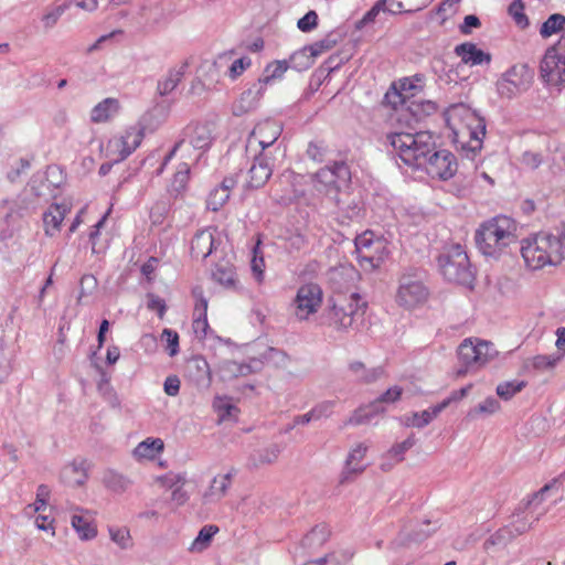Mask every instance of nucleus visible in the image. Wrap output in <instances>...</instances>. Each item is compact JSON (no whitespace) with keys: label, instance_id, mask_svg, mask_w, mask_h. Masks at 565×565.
I'll return each mask as SVG.
<instances>
[{"label":"nucleus","instance_id":"nucleus-26","mask_svg":"<svg viewBox=\"0 0 565 565\" xmlns=\"http://www.w3.org/2000/svg\"><path fill=\"white\" fill-rule=\"evenodd\" d=\"M388 255L385 242L376 238L375 244L365 254L356 256L360 266L364 270H374L381 266Z\"/></svg>","mask_w":565,"mask_h":565},{"label":"nucleus","instance_id":"nucleus-44","mask_svg":"<svg viewBox=\"0 0 565 565\" xmlns=\"http://www.w3.org/2000/svg\"><path fill=\"white\" fill-rule=\"evenodd\" d=\"M526 383L524 381H507L503 383H500L497 386V394L499 397H501L504 401H509L512 398L516 393L521 392L525 387Z\"/></svg>","mask_w":565,"mask_h":565},{"label":"nucleus","instance_id":"nucleus-49","mask_svg":"<svg viewBox=\"0 0 565 565\" xmlns=\"http://www.w3.org/2000/svg\"><path fill=\"white\" fill-rule=\"evenodd\" d=\"M500 407L499 402L494 397H488L475 408L470 409L468 416L477 417L479 414H493Z\"/></svg>","mask_w":565,"mask_h":565},{"label":"nucleus","instance_id":"nucleus-17","mask_svg":"<svg viewBox=\"0 0 565 565\" xmlns=\"http://www.w3.org/2000/svg\"><path fill=\"white\" fill-rule=\"evenodd\" d=\"M273 158L268 153L260 152L257 154L247 172V188L259 189L265 185L273 174Z\"/></svg>","mask_w":565,"mask_h":565},{"label":"nucleus","instance_id":"nucleus-22","mask_svg":"<svg viewBox=\"0 0 565 565\" xmlns=\"http://www.w3.org/2000/svg\"><path fill=\"white\" fill-rule=\"evenodd\" d=\"M281 131L282 127L278 121L267 119L254 128L250 137L258 141L262 152H265V149L273 146L279 138Z\"/></svg>","mask_w":565,"mask_h":565},{"label":"nucleus","instance_id":"nucleus-34","mask_svg":"<svg viewBox=\"0 0 565 565\" xmlns=\"http://www.w3.org/2000/svg\"><path fill=\"white\" fill-rule=\"evenodd\" d=\"M349 370L355 375L359 382L365 384H370L377 381L384 374V370L382 366L366 369L365 365L360 361L350 363Z\"/></svg>","mask_w":565,"mask_h":565},{"label":"nucleus","instance_id":"nucleus-16","mask_svg":"<svg viewBox=\"0 0 565 565\" xmlns=\"http://www.w3.org/2000/svg\"><path fill=\"white\" fill-rule=\"evenodd\" d=\"M221 243L218 233L214 227L198 231L191 239V255L195 259L204 260Z\"/></svg>","mask_w":565,"mask_h":565},{"label":"nucleus","instance_id":"nucleus-2","mask_svg":"<svg viewBox=\"0 0 565 565\" xmlns=\"http://www.w3.org/2000/svg\"><path fill=\"white\" fill-rule=\"evenodd\" d=\"M385 142L393 148L402 162L413 169L419 170L425 156L434 150V137L428 131L411 132H390L385 137Z\"/></svg>","mask_w":565,"mask_h":565},{"label":"nucleus","instance_id":"nucleus-57","mask_svg":"<svg viewBox=\"0 0 565 565\" xmlns=\"http://www.w3.org/2000/svg\"><path fill=\"white\" fill-rule=\"evenodd\" d=\"M162 339L167 341V351L170 356H174L179 352V334L172 329L162 331Z\"/></svg>","mask_w":565,"mask_h":565},{"label":"nucleus","instance_id":"nucleus-64","mask_svg":"<svg viewBox=\"0 0 565 565\" xmlns=\"http://www.w3.org/2000/svg\"><path fill=\"white\" fill-rule=\"evenodd\" d=\"M403 393V388L401 386H392L388 390H386L383 394L379 396L380 402L384 403H395L397 402Z\"/></svg>","mask_w":565,"mask_h":565},{"label":"nucleus","instance_id":"nucleus-55","mask_svg":"<svg viewBox=\"0 0 565 565\" xmlns=\"http://www.w3.org/2000/svg\"><path fill=\"white\" fill-rule=\"evenodd\" d=\"M147 308L156 311L160 319L164 317L167 311L166 301L152 292L147 294Z\"/></svg>","mask_w":565,"mask_h":565},{"label":"nucleus","instance_id":"nucleus-42","mask_svg":"<svg viewBox=\"0 0 565 565\" xmlns=\"http://www.w3.org/2000/svg\"><path fill=\"white\" fill-rule=\"evenodd\" d=\"M565 25V17L561 13H554L547 18L540 29L542 38H550L551 35L563 30Z\"/></svg>","mask_w":565,"mask_h":565},{"label":"nucleus","instance_id":"nucleus-33","mask_svg":"<svg viewBox=\"0 0 565 565\" xmlns=\"http://www.w3.org/2000/svg\"><path fill=\"white\" fill-rule=\"evenodd\" d=\"M486 136V121L483 118H476V126L470 130V140L462 147L467 157L473 159L482 148V139Z\"/></svg>","mask_w":565,"mask_h":565},{"label":"nucleus","instance_id":"nucleus-56","mask_svg":"<svg viewBox=\"0 0 565 565\" xmlns=\"http://www.w3.org/2000/svg\"><path fill=\"white\" fill-rule=\"evenodd\" d=\"M318 14L316 11H308L302 18H300L297 22V26L300 31L307 33L312 31L318 25Z\"/></svg>","mask_w":565,"mask_h":565},{"label":"nucleus","instance_id":"nucleus-37","mask_svg":"<svg viewBox=\"0 0 565 565\" xmlns=\"http://www.w3.org/2000/svg\"><path fill=\"white\" fill-rule=\"evenodd\" d=\"M190 179V166L186 162L179 164L177 172L174 173L170 183L169 192L174 195H181L185 189Z\"/></svg>","mask_w":565,"mask_h":565},{"label":"nucleus","instance_id":"nucleus-58","mask_svg":"<svg viewBox=\"0 0 565 565\" xmlns=\"http://www.w3.org/2000/svg\"><path fill=\"white\" fill-rule=\"evenodd\" d=\"M381 10L387 11L392 14H398L402 12H413L416 9H407L403 4V0H379Z\"/></svg>","mask_w":565,"mask_h":565},{"label":"nucleus","instance_id":"nucleus-48","mask_svg":"<svg viewBox=\"0 0 565 565\" xmlns=\"http://www.w3.org/2000/svg\"><path fill=\"white\" fill-rule=\"evenodd\" d=\"M108 532L110 540L120 548L126 550L131 546V536L127 527L109 526Z\"/></svg>","mask_w":565,"mask_h":565},{"label":"nucleus","instance_id":"nucleus-5","mask_svg":"<svg viewBox=\"0 0 565 565\" xmlns=\"http://www.w3.org/2000/svg\"><path fill=\"white\" fill-rule=\"evenodd\" d=\"M437 262L440 274L449 282L463 286L472 285L475 274L467 253L459 244L444 248Z\"/></svg>","mask_w":565,"mask_h":565},{"label":"nucleus","instance_id":"nucleus-52","mask_svg":"<svg viewBox=\"0 0 565 565\" xmlns=\"http://www.w3.org/2000/svg\"><path fill=\"white\" fill-rule=\"evenodd\" d=\"M523 11L524 6L521 0H514L509 6V13L514 19L515 23L522 28H525L529 25V20Z\"/></svg>","mask_w":565,"mask_h":565},{"label":"nucleus","instance_id":"nucleus-18","mask_svg":"<svg viewBox=\"0 0 565 565\" xmlns=\"http://www.w3.org/2000/svg\"><path fill=\"white\" fill-rule=\"evenodd\" d=\"M192 296L195 299L192 328L198 338L204 339L209 329L207 299L204 297L203 289L199 286L192 289Z\"/></svg>","mask_w":565,"mask_h":565},{"label":"nucleus","instance_id":"nucleus-3","mask_svg":"<svg viewBox=\"0 0 565 565\" xmlns=\"http://www.w3.org/2000/svg\"><path fill=\"white\" fill-rule=\"evenodd\" d=\"M557 244L555 234L547 232H540L523 239L521 255L525 265L532 270H537L547 265L556 266L561 264L562 254Z\"/></svg>","mask_w":565,"mask_h":565},{"label":"nucleus","instance_id":"nucleus-45","mask_svg":"<svg viewBox=\"0 0 565 565\" xmlns=\"http://www.w3.org/2000/svg\"><path fill=\"white\" fill-rule=\"evenodd\" d=\"M367 447L363 444H359L348 456L347 469L350 472L360 473L364 470V467L359 466V462L364 458Z\"/></svg>","mask_w":565,"mask_h":565},{"label":"nucleus","instance_id":"nucleus-13","mask_svg":"<svg viewBox=\"0 0 565 565\" xmlns=\"http://www.w3.org/2000/svg\"><path fill=\"white\" fill-rule=\"evenodd\" d=\"M458 163L455 154L446 149L434 150L425 156V162L420 166L419 170H425L431 178H437L443 181L451 179L457 172Z\"/></svg>","mask_w":565,"mask_h":565},{"label":"nucleus","instance_id":"nucleus-20","mask_svg":"<svg viewBox=\"0 0 565 565\" xmlns=\"http://www.w3.org/2000/svg\"><path fill=\"white\" fill-rule=\"evenodd\" d=\"M265 93V88L262 83H254L250 87L245 89L239 98L234 103L232 111L234 116H242L254 110L258 104L260 98Z\"/></svg>","mask_w":565,"mask_h":565},{"label":"nucleus","instance_id":"nucleus-14","mask_svg":"<svg viewBox=\"0 0 565 565\" xmlns=\"http://www.w3.org/2000/svg\"><path fill=\"white\" fill-rule=\"evenodd\" d=\"M351 179L349 166L344 161H335L331 166L319 169L315 174L316 189L331 194L339 192L341 185H345Z\"/></svg>","mask_w":565,"mask_h":565},{"label":"nucleus","instance_id":"nucleus-21","mask_svg":"<svg viewBox=\"0 0 565 565\" xmlns=\"http://www.w3.org/2000/svg\"><path fill=\"white\" fill-rule=\"evenodd\" d=\"M454 53L461 62L469 66L488 65L491 62V54L479 49L472 42H463L455 46Z\"/></svg>","mask_w":565,"mask_h":565},{"label":"nucleus","instance_id":"nucleus-8","mask_svg":"<svg viewBox=\"0 0 565 565\" xmlns=\"http://www.w3.org/2000/svg\"><path fill=\"white\" fill-rule=\"evenodd\" d=\"M557 487L558 480L554 479L546 483L537 492L533 493L526 501H522L515 510V515L518 519L511 524V532L522 534L531 527L533 522L539 521L540 518L545 513L544 509L539 510V505H541L543 502L545 494Z\"/></svg>","mask_w":565,"mask_h":565},{"label":"nucleus","instance_id":"nucleus-6","mask_svg":"<svg viewBox=\"0 0 565 565\" xmlns=\"http://www.w3.org/2000/svg\"><path fill=\"white\" fill-rule=\"evenodd\" d=\"M459 367L457 376L476 372L493 360L498 352L489 341L480 339H465L458 347Z\"/></svg>","mask_w":565,"mask_h":565},{"label":"nucleus","instance_id":"nucleus-30","mask_svg":"<svg viewBox=\"0 0 565 565\" xmlns=\"http://www.w3.org/2000/svg\"><path fill=\"white\" fill-rule=\"evenodd\" d=\"M66 207L61 204H52L43 214L44 232L47 236H54L61 227L66 215Z\"/></svg>","mask_w":565,"mask_h":565},{"label":"nucleus","instance_id":"nucleus-59","mask_svg":"<svg viewBox=\"0 0 565 565\" xmlns=\"http://www.w3.org/2000/svg\"><path fill=\"white\" fill-rule=\"evenodd\" d=\"M327 147L322 141H312L308 145L307 156L317 162H322L326 158Z\"/></svg>","mask_w":565,"mask_h":565},{"label":"nucleus","instance_id":"nucleus-46","mask_svg":"<svg viewBox=\"0 0 565 565\" xmlns=\"http://www.w3.org/2000/svg\"><path fill=\"white\" fill-rule=\"evenodd\" d=\"M213 407L215 412H217L220 416V420H225L233 416V413L237 412V407L231 403L230 398L226 396H217L214 398Z\"/></svg>","mask_w":565,"mask_h":565},{"label":"nucleus","instance_id":"nucleus-12","mask_svg":"<svg viewBox=\"0 0 565 565\" xmlns=\"http://www.w3.org/2000/svg\"><path fill=\"white\" fill-rule=\"evenodd\" d=\"M428 296V288L419 278L406 274L399 278L395 295V301L399 307L407 310L415 309L424 305Z\"/></svg>","mask_w":565,"mask_h":565},{"label":"nucleus","instance_id":"nucleus-61","mask_svg":"<svg viewBox=\"0 0 565 565\" xmlns=\"http://www.w3.org/2000/svg\"><path fill=\"white\" fill-rule=\"evenodd\" d=\"M252 64V61L249 57L247 56H244V57H241L238 60H235L232 65L230 66L228 68V76L232 78V79H235L237 78L239 75L243 74V72L249 67Z\"/></svg>","mask_w":565,"mask_h":565},{"label":"nucleus","instance_id":"nucleus-1","mask_svg":"<svg viewBox=\"0 0 565 565\" xmlns=\"http://www.w3.org/2000/svg\"><path fill=\"white\" fill-rule=\"evenodd\" d=\"M516 224L505 215H498L482 223L475 235L479 250L491 257H499L511 244L516 243Z\"/></svg>","mask_w":565,"mask_h":565},{"label":"nucleus","instance_id":"nucleus-62","mask_svg":"<svg viewBox=\"0 0 565 565\" xmlns=\"http://www.w3.org/2000/svg\"><path fill=\"white\" fill-rule=\"evenodd\" d=\"M381 11V6L376 2L364 15L362 19L355 22V29L361 30L369 23L374 22L379 12Z\"/></svg>","mask_w":565,"mask_h":565},{"label":"nucleus","instance_id":"nucleus-43","mask_svg":"<svg viewBox=\"0 0 565 565\" xmlns=\"http://www.w3.org/2000/svg\"><path fill=\"white\" fill-rule=\"evenodd\" d=\"M416 444V438L412 434L404 441L393 445L386 452V457L393 459L395 462L404 460V455Z\"/></svg>","mask_w":565,"mask_h":565},{"label":"nucleus","instance_id":"nucleus-47","mask_svg":"<svg viewBox=\"0 0 565 565\" xmlns=\"http://www.w3.org/2000/svg\"><path fill=\"white\" fill-rule=\"evenodd\" d=\"M67 9V3H62L47 9V11L42 17V23L44 29L51 30Z\"/></svg>","mask_w":565,"mask_h":565},{"label":"nucleus","instance_id":"nucleus-31","mask_svg":"<svg viewBox=\"0 0 565 565\" xmlns=\"http://www.w3.org/2000/svg\"><path fill=\"white\" fill-rule=\"evenodd\" d=\"M104 487L114 493H124L131 486V480L115 469H106L102 476Z\"/></svg>","mask_w":565,"mask_h":565},{"label":"nucleus","instance_id":"nucleus-36","mask_svg":"<svg viewBox=\"0 0 565 565\" xmlns=\"http://www.w3.org/2000/svg\"><path fill=\"white\" fill-rule=\"evenodd\" d=\"M342 196L349 198V195L343 193L335 200L341 216L349 221L360 220L363 215V207L361 202L355 200H344Z\"/></svg>","mask_w":565,"mask_h":565},{"label":"nucleus","instance_id":"nucleus-41","mask_svg":"<svg viewBox=\"0 0 565 565\" xmlns=\"http://www.w3.org/2000/svg\"><path fill=\"white\" fill-rule=\"evenodd\" d=\"M71 523L82 540H92L97 535L95 526L81 515H73Z\"/></svg>","mask_w":565,"mask_h":565},{"label":"nucleus","instance_id":"nucleus-63","mask_svg":"<svg viewBox=\"0 0 565 565\" xmlns=\"http://www.w3.org/2000/svg\"><path fill=\"white\" fill-rule=\"evenodd\" d=\"M522 163L526 168L535 170L542 164V156L537 152L525 151L522 154Z\"/></svg>","mask_w":565,"mask_h":565},{"label":"nucleus","instance_id":"nucleus-10","mask_svg":"<svg viewBox=\"0 0 565 565\" xmlns=\"http://www.w3.org/2000/svg\"><path fill=\"white\" fill-rule=\"evenodd\" d=\"M322 297L323 292L318 284H303L297 289L288 310L297 321H307L310 316L319 311L322 305Z\"/></svg>","mask_w":565,"mask_h":565},{"label":"nucleus","instance_id":"nucleus-50","mask_svg":"<svg viewBox=\"0 0 565 565\" xmlns=\"http://www.w3.org/2000/svg\"><path fill=\"white\" fill-rule=\"evenodd\" d=\"M375 242L376 238L372 232L367 231L358 235L354 239L356 256H361L363 253L365 254L370 248H372Z\"/></svg>","mask_w":565,"mask_h":565},{"label":"nucleus","instance_id":"nucleus-25","mask_svg":"<svg viewBox=\"0 0 565 565\" xmlns=\"http://www.w3.org/2000/svg\"><path fill=\"white\" fill-rule=\"evenodd\" d=\"M88 468L89 465L85 459L79 461L74 460L63 468L61 472V479L65 484L70 487H81L86 482L88 478Z\"/></svg>","mask_w":565,"mask_h":565},{"label":"nucleus","instance_id":"nucleus-28","mask_svg":"<svg viewBox=\"0 0 565 565\" xmlns=\"http://www.w3.org/2000/svg\"><path fill=\"white\" fill-rule=\"evenodd\" d=\"M233 473L227 472L216 476L212 479L209 489L205 491L203 499L206 503L220 501L231 487Z\"/></svg>","mask_w":565,"mask_h":565},{"label":"nucleus","instance_id":"nucleus-60","mask_svg":"<svg viewBox=\"0 0 565 565\" xmlns=\"http://www.w3.org/2000/svg\"><path fill=\"white\" fill-rule=\"evenodd\" d=\"M327 540V532L323 526L313 527L302 540L303 546H311L313 543L322 544Z\"/></svg>","mask_w":565,"mask_h":565},{"label":"nucleus","instance_id":"nucleus-9","mask_svg":"<svg viewBox=\"0 0 565 565\" xmlns=\"http://www.w3.org/2000/svg\"><path fill=\"white\" fill-rule=\"evenodd\" d=\"M215 122L214 121H198L191 122L183 129V138L179 140L171 151L166 156L161 168L158 173H161L167 162L175 154V152L184 145L189 142L196 150L206 151L212 146L215 138Z\"/></svg>","mask_w":565,"mask_h":565},{"label":"nucleus","instance_id":"nucleus-32","mask_svg":"<svg viewBox=\"0 0 565 565\" xmlns=\"http://www.w3.org/2000/svg\"><path fill=\"white\" fill-rule=\"evenodd\" d=\"M119 110V102L116 98H105L98 103L90 113L93 122H105L116 115Z\"/></svg>","mask_w":565,"mask_h":565},{"label":"nucleus","instance_id":"nucleus-35","mask_svg":"<svg viewBox=\"0 0 565 565\" xmlns=\"http://www.w3.org/2000/svg\"><path fill=\"white\" fill-rule=\"evenodd\" d=\"M164 444L160 438H147L134 449V456L140 459H153L163 450Z\"/></svg>","mask_w":565,"mask_h":565},{"label":"nucleus","instance_id":"nucleus-53","mask_svg":"<svg viewBox=\"0 0 565 565\" xmlns=\"http://www.w3.org/2000/svg\"><path fill=\"white\" fill-rule=\"evenodd\" d=\"M448 407V401H441L440 403L433 406L430 409L422 412L423 420L416 424L418 427L427 426L434 418H436L444 409Z\"/></svg>","mask_w":565,"mask_h":565},{"label":"nucleus","instance_id":"nucleus-24","mask_svg":"<svg viewBox=\"0 0 565 565\" xmlns=\"http://www.w3.org/2000/svg\"><path fill=\"white\" fill-rule=\"evenodd\" d=\"M188 376L199 387H209L212 382L211 369L203 356H194L186 365Z\"/></svg>","mask_w":565,"mask_h":565},{"label":"nucleus","instance_id":"nucleus-7","mask_svg":"<svg viewBox=\"0 0 565 565\" xmlns=\"http://www.w3.org/2000/svg\"><path fill=\"white\" fill-rule=\"evenodd\" d=\"M540 77L546 86L557 90L565 86V35L546 50L540 64Z\"/></svg>","mask_w":565,"mask_h":565},{"label":"nucleus","instance_id":"nucleus-23","mask_svg":"<svg viewBox=\"0 0 565 565\" xmlns=\"http://www.w3.org/2000/svg\"><path fill=\"white\" fill-rule=\"evenodd\" d=\"M142 127H130L124 136L115 141V147L119 151V158L115 162H119L128 158L141 143L145 137Z\"/></svg>","mask_w":565,"mask_h":565},{"label":"nucleus","instance_id":"nucleus-39","mask_svg":"<svg viewBox=\"0 0 565 565\" xmlns=\"http://www.w3.org/2000/svg\"><path fill=\"white\" fill-rule=\"evenodd\" d=\"M236 182L235 178L227 177L222 181L220 189H215L214 192L211 193V200H215L210 202L214 211L228 200L230 190L235 186Z\"/></svg>","mask_w":565,"mask_h":565},{"label":"nucleus","instance_id":"nucleus-38","mask_svg":"<svg viewBox=\"0 0 565 565\" xmlns=\"http://www.w3.org/2000/svg\"><path fill=\"white\" fill-rule=\"evenodd\" d=\"M288 67L289 66L286 61H275L265 67L263 76L259 77L257 82L262 83L263 87L266 89V86L274 79L281 78Z\"/></svg>","mask_w":565,"mask_h":565},{"label":"nucleus","instance_id":"nucleus-15","mask_svg":"<svg viewBox=\"0 0 565 565\" xmlns=\"http://www.w3.org/2000/svg\"><path fill=\"white\" fill-rule=\"evenodd\" d=\"M337 40L331 35L303 47L290 56V62L297 70H307L313 64V58L335 46Z\"/></svg>","mask_w":565,"mask_h":565},{"label":"nucleus","instance_id":"nucleus-4","mask_svg":"<svg viewBox=\"0 0 565 565\" xmlns=\"http://www.w3.org/2000/svg\"><path fill=\"white\" fill-rule=\"evenodd\" d=\"M365 307L366 302L358 292L337 294L328 300L322 318L329 327L344 331L352 327L358 316L364 313Z\"/></svg>","mask_w":565,"mask_h":565},{"label":"nucleus","instance_id":"nucleus-40","mask_svg":"<svg viewBox=\"0 0 565 565\" xmlns=\"http://www.w3.org/2000/svg\"><path fill=\"white\" fill-rule=\"evenodd\" d=\"M218 532V527L216 525H205L200 531L195 540L192 542L190 546L191 552H202L205 550L213 536Z\"/></svg>","mask_w":565,"mask_h":565},{"label":"nucleus","instance_id":"nucleus-54","mask_svg":"<svg viewBox=\"0 0 565 565\" xmlns=\"http://www.w3.org/2000/svg\"><path fill=\"white\" fill-rule=\"evenodd\" d=\"M334 405V401H323L310 409L311 416H313L315 420L328 418L331 416Z\"/></svg>","mask_w":565,"mask_h":565},{"label":"nucleus","instance_id":"nucleus-19","mask_svg":"<svg viewBox=\"0 0 565 565\" xmlns=\"http://www.w3.org/2000/svg\"><path fill=\"white\" fill-rule=\"evenodd\" d=\"M188 62L171 66L167 73L157 81L156 94L159 97H167L174 92V89L182 82L188 70Z\"/></svg>","mask_w":565,"mask_h":565},{"label":"nucleus","instance_id":"nucleus-11","mask_svg":"<svg viewBox=\"0 0 565 565\" xmlns=\"http://www.w3.org/2000/svg\"><path fill=\"white\" fill-rule=\"evenodd\" d=\"M534 71L527 64H515L504 72L497 82V90L501 97L513 98L526 90L533 81Z\"/></svg>","mask_w":565,"mask_h":565},{"label":"nucleus","instance_id":"nucleus-29","mask_svg":"<svg viewBox=\"0 0 565 565\" xmlns=\"http://www.w3.org/2000/svg\"><path fill=\"white\" fill-rule=\"evenodd\" d=\"M385 408L383 407V403L380 402L377 397L375 401L371 402L369 405L361 406L353 412V414L345 422V425L358 426L365 423H369L375 415L384 413Z\"/></svg>","mask_w":565,"mask_h":565},{"label":"nucleus","instance_id":"nucleus-27","mask_svg":"<svg viewBox=\"0 0 565 565\" xmlns=\"http://www.w3.org/2000/svg\"><path fill=\"white\" fill-rule=\"evenodd\" d=\"M212 279L224 288H237L235 267L228 259H221L214 265Z\"/></svg>","mask_w":565,"mask_h":565},{"label":"nucleus","instance_id":"nucleus-51","mask_svg":"<svg viewBox=\"0 0 565 565\" xmlns=\"http://www.w3.org/2000/svg\"><path fill=\"white\" fill-rule=\"evenodd\" d=\"M562 360V354H539L533 358L532 365L536 370H546L554 367Z\"/></svg>","mask_w":565,"mask_h":565}]
</instances>
